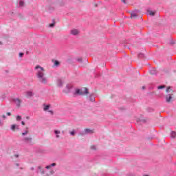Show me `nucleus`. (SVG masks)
Listing matches in <instances>:
<instances>
[{"mask_svg":"<svg viewBox=\"0 0 176 176\" xmlns=\"http://www.w3.org/2000/svg\"><path fill=\"white\" fill-rule=\"evenodd\" d=\"M34 70L36 71V76L38 82L43 85H47V77L46 76L45 69L38 65L34 67Z\"/></svg>","mask_w":176,"mask_h":176,"instance_id":"obj_1","label":"nucleus"},{"mask_svg":"<svg viewBox=\"0 0 176 176\" xmlns=\"http://www.w3.org/2000/svg\"><path fill=\"white\" fill-rule=\"evenodd\" d=\"M166 93H170L166 96V102H171L173 101V93H174V91L171 89V87H168L166 90Z\"/></svg>","mask_w":176,"mask_h":176,"instance_id":"obj_2","label":"nucleus"},{"mask_svg":"<svg viewBox=\"0 0 176 176\" xmlns=\"http://www.w3.org/2000/svg\"><path fill=\"white\" fill-rule=\"evenodd\" d=\"M76 94H78V96L89 94V90L87 89V88H83L82 89H76Z\"/></svg>","mask_w":176,"mask_h":176,"instance_id":"obj_3","label":"nucleus"},{"mask_svg":"<svg viewBox=\"0 0 176 176\" xmlns=\"http://www.w3.org/2000/svg\"><path fill=\"white\" fill-rule=\"evenodd\" d=\"M71 89H72V86L69 84H67L65 89H63V93H70L71 92Z\"/></svg>","mask_w":176,"mask_h":176,"instance_id":"obj_4","label":"nucleus"},{"mask_svg":"<svg viewBox=\"0 0 176 176\" xmlns=\"http://www.w3.org/2000/svg\"><path fill=\"white\" fill-rule=\"evenodd\" d=\"M70 32L72 35H79V30L78 29H73Z\"/></svg>","mask_w":176,"mask_h":176,"instance_id":"obj_5","label":"nucleus"},{"mask_svg":"<svg viewBox=\"0 0 176 176\" xmlns=\"http://www.w3.org/2000/svg\"><path fill=\"white\" fill-rule=\"evenodd\" d=\"M63 85H64V81L61 79H58L57 80V86L58 87H63Z\"/></svg>","mask_w":176,"mask_h":176,"instance_id":"obj_6","label":"nucleus"},{"mask_svg":"<svg viewBox=\"0 0 176 176\" xmlns=\"http://www.w3.org/2000/svg\"><path fill=\"white\" fill-rule=\"evenodd\" d=\"M25 142H27L28 144H31L32 142V138L31 137H27L24 138Z\"/></svg>","mask_w":176,"mask_h":176,"instance_id":"obj_7","label":"nucleus"},{"mask_svg":"<svg viewBox=\"0 0 176 176\" xmlns=\"http://www.w3.org/2000/svg\"><path fill=\"white\" fill-rule=\"evenodd\" d=\"M11 130L12 131H16V130H19V125H16V124H12L11 126Z\"/></svg>","mask_w":176,"mask_h":176,"instance_id":"obj_8","label":"nucleus"},{"mask_svg":"<svg viewBox=\"0 0 176 176\" xmlns=\"http://www.w3.org/2000/svg\"><path fill=\"white\" fill-rule=\"evenodd\" d=\"M14 101L17 107H20L21 104V100L20 99H15Z\"/></svg>","mask_w":176,"mask_h":176,"instance_id":"obj_9","label":"nucleus"},{"mask_svg":"<svg viewBox=\"0 0 176 176\" xmlns=\"http://www.w3.org/2000/svg\"><path fill=\"white\" fill-rule=\"evenodd\" d=\"M37 168H38L37 173H41V174H45V171L43 170L42 167H41V166H38L37 167Z\"/></svg>","mask_w":176,"mask_h":176,"instance_id":"obj_10","label":"nucleus"},{"mask_svg":"<svg viewBox=\"0 0 176 176\" xmlns=\"http://www.w3.org/2000/svg\"><path fill=\"white\" fill-rule=\"evenodd\" d=\"M150 74L151 75H156V74H157V70H156V69H152L151 71H150Z\"/></svg>","mask_w":176,"mask_h":176,"instance_id":"obj_11","label":"nucleus"},{"mask_svg":"<svg viewBox=\"0 0 176 176\" xmlns=\"http://www.w3.org/2000/svg\"><path fill=\"white\" fill-rule=\"evenodd\" d=\"M33 94L32 91H28L26 92V95L25 97H27L28 98H30V97H32Z\"/></svg>","mask_w":176,"mask_h":176,"instance_id":"obj_12","label":"nucleus"},{"mask_svg":"<svg viewBox=\"0 0 176 176\" xmlns=\"http://www.w3.org/2000/svg\"><path fill=\"white\" fill-rule=\"evenodd\" d=\"M137 16H138V15L137 13H135V12H132V13L131 14V19H136V18H137Z\"/></svg>","mask_w":176,"mask_h":176,"instance_id":"obj_13","label":"nucleus"},{"mask_svg":"<svg viewBox=\"0 0 176 176\" xmlns=\"http://www.w3.org/2000/svg\"><path fill=\"white\" fill-rule=\"evenodd\" d=\"M54 133L56 134V138H60V135H58V134H60V131L55 130Z\"/></svg>","mask_w":176,"mask_h":176,"instance_id":"obj_14","label":"nucleus"},{"mask_svg":"<svg viewBox=\"0 0 176 176\" xmlns=\"http://www.w3.org/2000/svg\"><path fill=\"white\" fill-rule=\"evenodd\" d=\"M85 134H89V133H91V131L89 129H85Z\"/></svg>","mask_w":176,"mask_h":176,"instance_id":"obj_15","label":"nucleus"},{"mask_svg":"<svg viewBox=\"0 0 176 176\" xmlns=\"http://www.w3.org/2000/svg\"><path fill=\"white\" fill-rule=\"evenodd\" d=\"M148 14L150 16H155V12H153V11H148Z\"/></svg>","mask_w":176,"mask_h":176,"instance_id":"obj_16","label":"nucleus"},{"mask_svg":"<svg viewBox=\"0 0 176 176\" xmlns=\"http://www.w3.org/2000/svg\"><path fill=\"white\" fill-rule=\"evenodd\" d=\"M89 101H91L93 102H94V97L91 96H89Z\"/></svg>","mask_w":176,"mask_h":176,"instance_id":"obj_17","label":"nucleus"},{"mask_svg":"<svg viewBox=\"0 0 176 176\" xmlns=\"http://www.w3.org/2000/svg\"><path fill=\"white\" fill-rule=\"evenodd\" d=\"M49 108H50V105H46L44 107V111H47V109H49Z\"/></svg>","mask_w":176,"mask_h":176,"instance_id":"obj_18","label":"nucleus"},{"mask_svg":"<svg viewBox=\"0 0 176 176\" xmlns=\"http://www.w3.org/2000/svg\"><path fill=\"white\" fill-rule=\"evenodd\" d=\"M21 120V116H16V120H17V122H19V120Z\"/></svg>","mask_w":176,"mask_h":176,"instance_id":"obj_19","label":"nucleus"},{"mask_svg":"<svg viewBox=\"0 0 176 176\" xmlns=\"http://www.w3.org/2000/svg\"><path fill=\"white\" fill-rule=\"evenodd\" d=\"M19 6H24V1H20L19 2Z\"/></svg>","mask_w":176,"mask_h":176,"instance_id":"obj_20","label":"nucleus"},{"mask_svg":"<svg viewBox=\"0 0 176 176\" xmlns=\"http://www.w3.org/2000/svg\"><path fill=\"white\" fill-rule=\"evenodd\" d=\"M91 149L96 151L97 149V148L96 147V146H91Z\"/></svg>","mask_w":176,"mask_h":176,"instance_id":"obj_21","label":"nucleus"},{"mask_svg":"<svg viewBox=\"0 0 176 176\" xmlns=\"http://www.w3.org/2000/svg\"><path fill=\"white\" fill-rule=\"evenodd\" d=\"M71 135H75V131H70Z\"/></svg>","mask_w":176,"mask_h":176,"instance_id":"obj_22","label":"nucleus"},{"mask_svg":"<svg viewBox=\"0 0 176 176\" xmlns=\"http://www.w3.org/2000/svg\"><path fill=\"white\" fill-rule=\"evenodd\" d=\"M58 64H60V63L58 61L56 60L54 63V65H58Z\"/></svg>","mask_w":176,"mask_h":176,"instance_id":"obj_23","label":"nucleus"},{"mask_svg":"<svg viewBox=\"0 0 176 176\" xmlns=\"http://www.w3.org/2000/svg\"><path fill=\"white\" fill-rule=\"evenodd\" d=\"M164 85L159 86L158 89H164Z\"/></svg>","mask_w":176,"mask_h":176,"instance_id":"obj_24","label":"nucleus"},{"mask_svg":"<svg viewBox=\"0 0 176 176\" xmlns=\"http://www.w3.org/2000/svg\"><path fill=\"white\" fill-rule=\"evenodd\" d=\"M28 133V131H26L24 133H22V135H25Z\"/></svg>","mask_w":176,"mask_h":176,"instance_id":"obj_25","label":"nucleus"},{"mask_svg":"<svg viewBox=\"0 0 176 176\" xmlns=\"http://www.w3.org/2000/svg\"><path fill=\"white\" fill-rule=\"evenodd\" d=\"M49 27H51V28H52V27H54V23L50 24V25H49Z\"/></svg>","mask_w":176,"mask_h":176,"instance_id":"obj_26","label":"nucleus"},{"mask_svg":"<svg viewBox=\"0 0 176 176\" xmlns=\"http://www.w3.org/2000/svg\"><path fill=\"white\" fill-rule=\"evenodd\" d=\"M23 56H24L23 53H19V57H23Z\"/></svg>","mask_w":176,"mask_h":176,"instance_id":"obj_27","label":"nucleus"},{"mask_svg":"<svg viewBox=\"0 0 176 176\" xmlns=\"http://www.w3.org/2000/svg\"><path fill=\"white\" fill-rule=\"evenodd\" d=\"M2 118H3V119H6V116L5 114H3V115H2Z\"/></svg>","mask_w":176,"mask_h":176,"instance_id":"obj_28","label":"nucleus"},{"mask_svg":"<svg viewBox=\"0 0 176 176\" xmlns=\"http://www.w3.org/2000/svg\"><path fill=\"white\" fill-rule=\"evenodd\" d=\"M50 167H52V166H51V165H49V166H47L45 167V168H47V170H49V168H50Z\"/></svg>","mask_w":176,"mask_h":176,"instance_id":"obj_29","label":"nucleus"},{"mask_svg":"<svg viewBox=\"0 0 176 176\" xmlns=\"http://www.w3.org/2000/svg\"><path fill=\"white\" fill-rule=\"evenodd\" d=\"M50 166L51 167H54V166H56V163H52Z\"/></svg>","mask_w":176,"mask_h":176,"instance_id":"obj_30","label":"nucleus"},{"mask_svg":"<svg viewBox=\"0 0 176 176\" xmlns=\"http://www.w3.org/2000/svg\"><path fill=\"white\" fill-rule=\"evenodd\" d=\"M3 126V123L2 122V121L0 120V126Z\"/></svg>","mask_w":176,"mask_h":176,"instance_id":"obj_31","label":"nucleus"},{"mask_svg":"<svg viewBox=\"0 0 176 176\" xmlns=\"http://www.w3.org/2000/svg\"><path fill=\"white\" fill-rule=\"evenodd\" d=\"M78 61L79 63H82V58H78Z\"/></svg>","mask_w":176,"mask_h":176,"instance_id":"obj_32","label":"nucleus"},{"mask_svg":"<svg viewBox=\"0 0 176 176\" xmlns=\"http://www.w3.org/2000/svg\"><path fill=\"white\" fill-rule=\"evenodd\" d=\"M7 115H8V116H10V115H12V113L10 112H8Z\"/></svg>","mask_w":176,"mask_h":176,"instance_id":"obj_33","label":"nucleus"},{"mask_svg":"<svg viewBox=\"0 0 176 176\" xmlns=\"http://www.w3.org/2000/svg\"><path fill=\"white\" fill-rule=\"evenodd\" d=\"M21 124H22V126H24V124H25V122H24V121H22Z\"/></svg>","mask_w":176,"mask_h":176,"instance_id":"obj_34","label":"nucleus"},{"mask_svg":"<svg viewBox=\"0 0 176 176\" xmlns=\"http://www.w3.org/2000/svg\"><path fill=\"white\" fill-rule=\"evenodd\" d=\"M30 170H34V167H32Z\"/></svg>","mask_w":176,"mask_h":176,"instance_id":"obj_35","label":"nucleus"},{"mask_svg":"<svg viewBox=\"0 0 176 176\" xmlns=\"http://www.w3.org/2000/svg\"><path fill=\"white\" fill-rule=\"evenodd\" d=\"M173 134H174V135H176V133H175V132H173Z\"/></svg>","mask_w":176,"mask_h":176,"instance_id":"obj_36","label":"nucleus"},{"mask_svg":"<svg viewBox=\"0 0 176 176\" xmlns=\"http://www.w3.org/2000/svg\"><path fill=\"white\" fill-rule=\"evenodd\" d=\"M0 45H2V41H0Z\"/></svg>","mask_w":176,"mask_h":176,"instance_id":"obj_37","label":"nucleus"},{"mask_svg":"<svg viewBox=\"0 0 176 176\" xmlns=\"http://www.w3.org/2000/svg\"><path fill=\"white\" fill-rule=\"evenodd\" d=\"M26 119H30V117H26Z\"/></svg>","mask_w":176,"mask_h":176,"instance_id":"obj_38","label":"nucleus"},{"mask_svg":"<svg viewBox=\"0 0 176 176\" xmlns=\"http://www.w3.org/2000/svg\"><path fill=\"white\" fill-rule=\"evenodd\" d=\"M16 157H19V155H16Z\"/></svg>","mask_w":176,"mask_h":176,"instance_id":"obj_39","label":"nucleus"},{"mask_svg":"<svg viewBox=\"0 0 176 176\" xmlns=\"http://www.w3.org/2000/svg\"><path fill=\"white\" fill-rule=\"evenodd\" d=\"M142 89H145V87H142Z\"/></svg>","mask_w":176,"mask_h":176,"instance_id":"obj_40","label":"nucleus"}]
</instances>
